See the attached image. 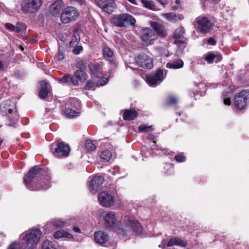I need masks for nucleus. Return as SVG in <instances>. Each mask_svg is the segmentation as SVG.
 <instances>
[{
  "mask_svg": "<svg viewBox=\"0 0 249 249\" xmlns=\"http://www.w3.org/2000/svg\"><path fill=\"white\" fill-rule=\"evenodd\" d=\"M40 175H43V170L38 166H35L30 169L27 175L25 176L24 178V183L27 187L31 190L48 189L51 186L50 177L49 175L42 179L40 184L39 186H32L31 183L33 179L38 178Z\"/></svg>",
  "mask_w": 249,
  "mask_h": 249,
  "instance_id": "nucleus-1",
  "label": "nucleus"
},
{
  "mask_svg": "<svg viewBox=\"0 0 249 249\" xmlns=\"http://www.w3.org/2000/svg\"><path fill=\"white\" fill-rule=\"evenodd\" d=\"M151 27L142 30L141 37L142 40L146 45L152 44L157 38V36L164 37L167 35V32L164 28L159 23L153 22L151 23Z\"/></svg>",
  "mask_w": 249,
  "mask_h": 249,
  "instance_id": "nucleus-2",
  "label": "nucleus"
},
{
  "mask_svg": "<svg viewBox=\"0 0 249 249\" xmlns=\"http://www.w3.org/2000/svg\"><path fill=\"white\" fill-rule=\"evenodd\" d=\"M42 232L38 229H34L22 233L20 237L25 241L23 249H35L39 241Z\"/></svg>",
  "mask_w": 249,
  "mask_h": 249,
  "instance_id": "nucleus-3",
  "label": "nucleus"
},
{
  "mask_svg": "<svg viewBox=\"0 0 249 249\" xmlns=\"http://www.w3.org/2000/svg\"><path fill=\"white\" fill-rule=\"evenodd\" d=\"M64 114L69 118H72L79 115L80 112V104L76 98H71L65 105Z\"/></svg>",
  "mask_w": 249,
  "mask_h": 249,
  "instance_id": "nucleus-4",
  "label": "nucleus"
},
{
  "mask_svg": "<svg viewBox=\"0 0 249 249\" xmlns=\"http://www.w3.org/2000/svg\"><path fill=\"white\" fill-rule=\"evenodd\" d=\"M111 22L116 26L124 27L134 25L136 20L131 15L124 13L114 17Z\"/></svg>",
  "mask_w": 249,
  "mask_h": 249,
  "instance_id": "nucleus-5",
  "label": "nucleus"
},
{
  "mask_svg": "<svg viewBox=\"0 0 249 249\" xmlns=\"http://www.w3.org/2000/svg\"><path fill=\"white\" fill-rule=\"evenodd\" d=\"M194 23L196 29L202 34L209 33L213 26L212 21L205 17L200 16L196 18Z\"/></svg>",
  "mask_w": 249,
  "mask_h": 249,
  "instance_id": "nucleus-6",
  "label": "nucleus"
},
{
  "mask_svg": "<svg viewBox=\"0 0 249 249\" xmlns=\"http://www.w3.org/2000/svg\"><path fill=\"white\" fill-rule=\"evenodd\" d=\"M79 16V13L74 7L68 6L65 8L60 15V20L63 24L74 21Z\"/></svg>",
  "mask_w": 249,
  "mask_h": 249,
  "instance_id": "nucleus-7",
  "label": "nucleus"
},
{
  "mask_svg": "<svg viewBox=\"0 0 249 249\" xmlns=\"http://www.w3.org/2000/svg\"><path fill=\"white\" fill-rule=\"evenodd\" d=\"M234 100V106L236 110L244 109L249 103V91L243 90L237 93Z\"/></svg>",
  "mask_w": 249,
  "mask_h": 249,
  "instance_id": "nucleus-8",
  "label": "nucleus"
},
{
  "mask_svg": "<svg viewBox=\"0 0 249 249\" xmlns=\"http://www.w3.org/2000/svg\"><path fill=\"white\" fill-rule=\"evenodd\" d=\"M41 0H22L21 10L26 13H35L38 11L42 5Z\"/></svg>",
  "mask_w": 249,
  "mask_h": 249,
  "instance_id": "nucleus-9",
  "label": "nucleus"
},
{
  "mask_svg": "<svg viewBox=\"0 0 249 249\" xmlns=\"http://www.w3.org/2000/svg\"><path fill=\"white\" fill-rule=\"evenodd\" d=\"M52 150L54 156L58 158L67 157L70 152L69 145L63 142H58L52 145Z\"/></svg>",
  "mask_w": 249,
  "mask_h": 249,
  "instance_id": "nucleus-10",
  "label": "nucleus"
},
{
  "mask_svg": "<svg viewBox=\"0 0 249 249\" xmlns=\"http://www.w3.org/2000/svg\"><path fill=\"white\" fill-rule=\"evenodd\" d=\"M137 64L141 68L150 69L153 66V58L151 54L141 53L136 58Z\"/></svg>",
  "mask_w": 249,
  "mask_h": 249,
  "instance_id": "nucleus-11",
  "label": "nucleus"
},
{
  "mask_svg": "<svg viewBox=\"0 0 249 249\" xmlns=\"http://www.w3.org/2000/svg\"><path fill=\"white\" fill-rule=\"evenodd\" d=\"M6 105L4 103L1 104L0 106V111L3 116H7L9 118L10 123L8 125L13 126L18 119V116L16 111H14L11 108L7 109Z\"/></svg>",
  "mask_w": 249,
  "mask_h": 249,
  "instance_id": "nucleus-12",
  "label": "nucleus"
},
{
  "mask_svg": "<svg viewBox=\"0 0 249 249\" xmlns=\"http://www.w3.org/2000/svg\"><path fill=\"white\" fill-rule=\"evenodd\" d=\"M124 221L126 225V230H132L137 234L142 233V227L137 220L126 217Z\"/></svg>",
  "mask_w": 249,
  "mask_h": 249,
  "instance_id": "nucleus-13",
  "label": "nucleus"
},
{
  "mask_svg": "<svg viewBox=\"0 0 249 249\" xmlns=\"http://www.w3.org/2000/svg\"><path fill=\"white\" fill-rule=\"evenodd\" d=\"M96 5L108 14L113 12L116 4L113 0H95Z\"/></svg>",
  "mask_w": 249,
  "mask_h": 249,
  "instance_id": "nucleus-14",
  "label": "nucleus"
},
{
  "mask_svg": "<svg viewBox=\"0 0 249 249\" xmlns=\"http://www.w3.org/2000/svg\"><path fill=\"white\" fill-rule=\"evenodd\" d=\"M174 37L175 38V44L180 47H185L187 39L185 37V30L183 27H179L175 30L174 33Z\"/></svg>",
  "mask_w": 249,
  "mask_h": 249,
  "instance_id": "nucleus-15",
  "label": "nucleus"
},
{
  "mask_svg": "<svg viewBox=\"0 0 249 249\" xmlns=\"http://www.w3.org/2000/svg\"><path fill=\"white\" fill-rule=\"evenodd\" d=\"M163 79V71L159 69L153 74L147 75L146 81L150 86L155 87L160 83Z\"/></svg>",
  "mask_w": 249,
  "mask_h": 249,
  "instance_id": "nucleus-16",
  "label": "nucleus"
},
{
  "mask_svg": "<svg viewBox=\"0 0 249 249\" xmlns=\"http://www.w3.org/2000/svg\"><path fill=\"white\" fill-rule=\"evenodd\" d=\"M98 201L100 204L105 207H110L113 206L114 202L113 197L106 192L99 193Z\"/></svg>",
  "mask_w": 249,
  "mask_h": 249,
  "instance_id": "nucleus-17",
  "label": "nucleus"
},
{
  "mask_svg": "<svg viewBox=\"0 0 249 249\" xmlns=\"http://www.w3.org/2000/svg\"><path fill=\"white\" fill-rule=\"evenodd\" d=\"M104 179L103 176H94L89 183V189L92 194L97 192L100 186L103 184Z\"/></svg>",
  "mask_w": 249,
  "mask_h": 249,
  "instance_id": "nucleus-18",
  "label": "nucleus"
},
{
  "mask_svg": "<svg viewBox=\"0 0 249 249\" xmlns=\"http://www.w3.org/2000/svg\"><path fill=\"white\" fill-rule=\"evenodd\" d=\"M4 27L16 33H20L26 30V26L22 22H18L15 25L10 23H6L4 24Z\"/></svg>",
  "mask_w": 249,
  "mask_h": 249,
  "instance_id": "nucleus-19",
  "label": "nucleus"
},
{
  "mask_svg": "<svg viewBox=\"0 0 249 249\" xmlns=\"http://www.w3.org/2000/svg\"><path fill=\"white\" fill-rule=\"evenodd\" d=\"M63 6V2L62 0H56L50 5L49 12L53 16L57 15L59 14Z\"/></svg>",
  "mask_w": 249,
  "mask_h": 249,
  "instance_id": "nucleus-20",
  "label": "nucleus"
},
{
  "mask_svg": "<svg viewBox=\"0 0 249 249\" xmlns=\"http://www.w3.org/2000/svg\"><path fill=\"white\" fill-rule=\"evenodd\" d=\"M108 81V78H103L101 80H99L96 83L92 81V80H89L87 82L85 88L87 89H92L94 90L96 87L102 86L106 84Z\"/></svg>",
  "mask_w": 249,
  "mask_h": 249,
  "instance_id": "nucleus-21",
  "label": "nucleus"
},
{
  "mask_svg": "<svg viewBox=\"0 0 249 249\" xmlns=\"http://www.w3.org/2000/svg\"><path fill=\"white\" fill-rule=\"evenodd\" d=\"M103 217L107 225L108 226H113L116 221L115 213L111 211L103 213Z\"/></svg>",
  "mask_w": 249,
  "mask_h": 249,
  "instance_id": "nucleus-22",
  "label": "nucleus"
},
{
  "mask_svg": "<svg viewBox=\"0 0 249 249\" xmlns=\"http://www.w3.org/2000/svg\"><path fill=\"white\" fill-rule=\"evenodd\" d=\"M205 59L209 64L216 63L222 59V56L218 53L209 52L205 54Z\"/></svg>",
  "mask_w": 249,
  "mask_h": 249,
  "instance_id": "nucleus-23",
  "label": "nucleus"
},
{
  "mask_svg": "<svg viewBox=\"0 0 249 249\" xmlns=\"http://www.w3.org/2000/svg\"><path fill=\"white\" fill-rule=\"evenodd\" d=\"M89 68L92 75L96 78L101 80L103 78H106L103 76V74L101 72V70L99 66L95 64L91 63L89 64Z\"/></svg>",
  "mask_w": 249,
  "mask_h": 249,
  "instance_id": "nucleus-24",
  "label": "nucleus"
},
{
  "mask_svg": "<svg viewBox=\"0 0 249 249\" xmlns=\"http://www.w3.org/2000/svg\"><path fill=\"white\" fill-rule=\"evenodd\" d=\"M94 239L96 243L100 244H105L108 240L107 235L104 232L98 231L94 233Z\"/></svg>",
  "mask_w": 249,
  "mask_h": 249,
  "instance_id": "nucleus-25",
  "label": "nucleus"
},
{
  "mask_svg": "<svg viewBox=\"0 0 249 249\" xmlns=\"http://www.w3.org/2000/svg\"><path fill=\"white\" fill-rule=\"evenodd\" d=\"M167 245L168 247L178 246L184 247L187 245V243L179 238L173 237L168 241Z\"/></svg>",
  "mask_w": 249,
  "mask_h": 249,
  "instance_id": "nucleus-26",
  "label": "nucleus"
},
{
  "mask_svg": "<svg viewBox=\"0 0 249 249\" xmlns=\"http://www.w3.org/2000/svg\"><path fill=\"white\" fill-rule=\"evenodd\" d=\"M53 236L55 239H59L62 238L69 239L73 238V236L71 233L62 230H58L54 232L53 233Z\"/></svg>",
  "mask_w": 249,
  "mask_h": 249,
  "instance_id": "nucleus-27",
  "label": "nucleus"
},
{
  "mask_svg": "<svg viewBox=\"0 0 249 249\" xmlns=\"http://www.w3.org/2000/svg\"><path fill=\"white\" fill-rule=\"evenodd\" d=\"M138 113L133 109H125L124 111L123 118L125 120H132L137 117Z\"/></svg>",
  "mask_w": 249,
  "mask_h": 249,
  "instance_id": "nucleus-28",
  "label": "nucleus"
},
{
  "mask_svg": "<svg viewBox=\"0 0 249 249\" xmlns=\"http://www.w3.org/2000/svg\"><path fill=\"white\" fill-rule=\"evenodd\" d=\"M49 91V84L46 81H42L41 84V89L39 93L40 98H46L48 96Z\"/></svg>",
  "mask_w": 249,
  "mask_h": 249,
  "instance_id": "nucleus-29",
  "label": "nucleus"
},
{
  "mask_svg": "<svg viewBox=\"0 0 249 249\" xmlns=\"http://www.w3.org/2000/svg\"><path fill=\"white\" fill-rule=\"evenodd\" d=\"M183 66V62L181 59H178L176 61L170 62L166 64V67L169 69H177Z\"/></svg>",
  "mask_w": 249,
  "mask_h": 249,
  "instance_id": "nucleus-30",
  "label": "nucleus"
},
{
  "mask_svg": "<svg viewBox=\"0 0 249 249\" xmlns=\"http://www.w3.org/2000/svg\"><path fill=\"white\" fill-rule=\"evenodd\" d=\"M74 74L75 77L82 82H85L88 78L84 70H78L75 71Z\"/></svg>",
  "mask_w": 249,
  "mask_h": 249,
  "instance_id": "nucleus-31",
  "label": "nucleus"
},
{
  "mask_svg": "<svg viewBox=\"0 0 249 249\" xmlns=\"http://www.w3.org/2000/svg\"><path fill=\"white\" fill-rule=\"evenodd\" d=\"M162 16L169 21H178L180 18L174 13H165Z\"/></svg>",
  "mask_w": 249,
  "mask_h": 249,
  "instance_id": "nucleus-32",
  "label": "nucleus"
},
{
  "mask_svg": "<svg viewBox=\"0 0 249 249\" xmlns=\"http://www.w3.org/2000/svg\"><path fill=\"white\" fill-rule=\"evenodd\" d=\"M141 2L143 6L145 8L149 9L151 10H156V6L153 1L147 0H141Z\"/></svg>",
  "mask_w": 249,
  "mask_h": 249,
  "instance_id": "nucleus-33",
  "label": "nucleus"
},
{
  "mask_svg": "<svg viewBox=\"0 0 249 249\" xmlns=\"http://www.w3.org/2000/svg\"><path fill=\"white\" fill-rule=\"evenodd\" d=\"M178 98L174 95H169L166 100V104L168 105H175L178 103Z\"/></svg>",
  "mask_w": 249,
  "mask_h": 249,
  "instance_id": "nucleus-34",
  "label": "nucleus"
},
{
  "mask_svg": "<svg viewBox=\"0 0 249 249\" xmlns=\"http://www.w3.org/2000/svg\"><path fill=\"white\" fill-rule=\"evenodd\" d=\"M101 158L105 161H108L112 156L111 153L109 150H105L102 152L100 155Z\"/></svg>",
  "mask_w": 249,
  "mask_h": 249,
  "instance_id": "nucleus-35",
  "label": "nucleus"
},
{
  "mask_svg": "<svg viewBox=\"0 0 249 249\" xmlns=\"http://www.w3.org/2000/svg\"><path fill=\"white\" fill-rule=\"evenodd\" d=\"M103 55L105 57L111 58L113 56V51L108 47H104L103 50Z\"/></svg>",
  "mask_w": 249,
  "mask_h": 249,
  "instance_id": "nucleus-36",
  "label": "nucleus"
},
{
  "mask_svg": "<svg viewBox=\"0 0 249 249\" xmlns=\"http://www.w3.org/2000/svg\"><path fill=\"white\" fill-rule=\"evenodd\" d=\"M153 129V125H147L146 124H141L138 127V130L141 132L152 131Z\"/></svg>",
  "mask_w": 249,
  "mask_h": 249,
  "instance_id": "nucleus-37",
  "label": "nucleus"
},
{
  "mask_svg": "<svg viewBox=\"0 0 249 249\" xmlns=\"http://www.w3.org/2000/svg\"><path fill=\"white\" fill-rule=\"evenodd\" d=\"M65 51L62 47H59L58 52L56 55V57L59 61H62L64 58Z\"/></svg>",
  "mask_w": 249,
  "mask_h": 249,
  "instance_id": "nucleus-38",
  "label": "nucleus"
},
{
  "mask_svg": "<svg viewBox=\"0 0 249 249\" xmlns=\"http://www.w3.org/2000/svg\"><path fill=\"white\" fill-rule=\"evenodd\" d=\"M85 147L88 151H93L96 149V146L90 140H87L86 141Z\"/></svg>",
  "mask_w": 249,
  "mask_h": 249,
  "instance_id": "nucleus-39",
  "label": "nucleus"
},
{
  "mask_svg": "<svg viewBox=\"0 0 249 249\" xmlns=\"http://www.w3.org/2000/svg\"><path fill=\"white\" fill-rule=\"evenodd\" d=\"M229 92L228 91L224 92L222 94L223 102L226 105H230L231 103V99L229 97Z\"/></svg>",
  "mask_w": 249,
  "mask_h": 249,
  "instance_id": "nucleus-40",
  "label": "nucleus"
},
{
  "mask_svg": "<svg viewBox=\"0 0 249 249\" xmlns=\"http://www.w3.org/2000/svg\"><path fill=\"white\" fill-rule=\"evenodd\" d=\"M70 74H67L59 79V81L61 83L70 84Z\"/></svg>",
  "mask_w": 249,
  "mask_h": 249,
  "instance_id": "nucleus-41",
  "label": "nucleus"
},
{
  "mask_svg": "<svg viewBox=\"0 0 249 249\" xmlns=\"http://www.w3.org/2000/svg\"><path fill=\"white\" fill-rule=\"evenodd\" d=\"M52 223L56 227H62L65 226V223L60 219L56 220L53 221Z\"/></svg>",
  "mask_w": 249,
  "mask_h": 249,
  "instance_id": "nucleus-42",
  "label": "nucleus"
},
{
  "mask_svg": "<svg viewBox=\"0 0 249 249\" xmlns=\"http://www.w3.org/2000/svg\"><path fill=\"white\" fill-rule=\"evenodd\" d=\"M21 247L19 243L14 242L11 243L7 249H21Z\"/></svg>",
  "mask_w": 249,
  "mask_h": 249,
  "instance_id": "nucleus-43",
  "label": "nucleus"
},
{
  "mask_svg": "<svg viewBox=\"0 0 249 249\" xmlns=\"http://www.w3.org/2000/svg\"><path fill=\"white\" fill-rule=\"evenodd\" d=\"M70 78L71 79H70V84H72V85H76L78 84V78H76L75 76H72L70 74Z\"/></svg>",
  "mask_w": 249,
  "mask_h": 249,
  "instance_id": "nucleus-44",
  "label": "nucleus"
},
{
  "mask_svg": "<svg viewBox=\"0 0 249 249\" xmlns=\"http://www.w3.org/2000/svg\"><path fill=\"white\" fill-rule=\"evenodd\" d=\"M76 66L79 70H83L85 67L83 61L80 59L77 60Z\"/></svg>",
  "mask_w": 249,
  "mask_h": 249,
  "instance_id": "nucleus-45",
  "label": "nucleus"
},
{
  "mask_svg": "<svg viewBox=\"0 0 249 249\" xmlns=\"http://www.w3.org/2000/svg\"><path fill=\"white\" fill-rule=\"evenodd\" d=\"M175 159L178 162H183L185 160L186 158L182 155H178L175 156Z\"/></svg>",
  "mask_w": 249,
  "mask_h": 249,
  "instance_id": "nucleus-46",
  "label": "nucleus"
},
{
  "mask_svg": "<svg viewBox=\"0 0 249 249\" xmlns=\"http://www.w3.org/2000/svg\"><path fill=\"white\" fill-rule=\"evenodd\" d=\"M83 47L81 46H78L75 47L72 51V52L75 54H78L82 50Z\"/></svg>",
  "mask_w": 249,
  "mask_h": 249,
  "instance_id": "nucleus-47",
  "label": "nucleus"
},
{
  "mask_svg": "<svg viewBox=\"0 0 249 249\" xmlns=\"http://www.w3.org/2000/svg\"><path fill=\"white\" fill-rule=\"evenodd\" d=\"M209 44L211 45H215L216 44V41L212 37H210L207 40Z\"/></svg>",
  "mask_w": 249,
  "mask_h": 249,
  "instance_id": "nucleus-48",
  "label": "nucleus"
},
{
  "mask_svg": "<svg viewBox=\"0 0 249 249\" xmlns=\"http://www.w3.org/2000/svg\"><path fill=\"white\" fill-rule=\"evenodd\" d=\"M159 2H160L161 5L165 6L167 4V0H157Z\"/></svg>",
  "mask_w": 249,
  "mask_h": 249,
  "instance_id": "nucleus-49",
  "label": "nucleus"
},
{
  "mask_svg": "<svg viewBox=\"0 0 249 249\" xmlns=\"http://www.w3.org/2000/svg\"><path fill=\"white\" fill-rule=\"evenodd\" d=\"M147 138L149 140H154L155 139V136L153 134H150L148 135Z\"/></svg>",
  "mask_w": 249,
  "mask_h": 249,
  "instance_id": "nucleus-50",
  "label": "nucleus"
},
{
  "mask_svg": "<svg viewBox=\"0 0 249 249\" xmlns=\"http://www.w3.org/2000/svg\"><path fill=\"white\" fill-rule=\"evenodd\" d=\"M73 230L75 232H78V233H79V232H80V231H81L80 229L79 228L76 227H74V228H73Z\"/></svg>",
  "mask_w": 249,
  "mask_h": 249,
  "instance_id": "nucleus-51",
  "label": "nucleus"
},
{
  "mask_svg": "<svg viewBox=\"0 0 249 249\" xmlns=\"http://www.w3.org/2000/svg\"><path fill=\"white\" fill-rule=\"evenodd\" d=\"M127 1H128L129 2H130V3L134 4V5H138V3L137 2V1L135 0H127Z\"/></svg>",
  "mask_w": 249,
  "mask_h": 249,
  "instance_id": "nucleus-52",
  "label": "nucleus"
},
{
  "mask_svg": "<svg viewBox=\"0 0 249 249\" xmlns=\"http://www.w3.org/2000/svg\"><path fill=\"white\" fill-rule=\"evenodd\" d=\"M210 2H212L213 3H218L220 0H208Z\"/></svg>",
  "mask_w": 249,
  "mask_h": 249,
  "instance_id": "nucleus-53",
  "label": "nucleus"
},
{
  "mask_svg": "<svg viewBox=\"0 0 249 249\" xmlns=\"http://www.w3.org/2000/svg\"><path fill=\"white\" fill-rule=\"evenodd\" d=\"M156 147H157V148H155V149H156V150H158V149H160V150H161V151H165V149H163V148H162V147H159H159H158V146H157V145H156Z\"/></svg>",
  "mask_w": 249,
  "mask_h": 249,
  "instance_id": "nucleus-54",
  "label": "nucleus"
},
{
  "mask_svg": "<svg viewBox=\"0 0 249 249\" xmlns=\"http://www.w3.org/2000/svg\"><path fill=\"white\" fill-rule=\"evenodd\" d=\"M3 67V64H2V61L0 60V69H2Z\"/></svg>",
  "mask_w": 249,
  "mask_h": 249,
  "instance_id": "nucleus-55",
  "label": "nucleus"
},
{
  "mask_svg": "<svg viewBox=\"0 0 249 249\" xmlns=\"http://www.w3.org/2000/svg\"><path fill=\"white\" fill-rule=\"evenodd\" d=\"M3 142V139L0 137V146L1 145V144H2Z\"/></svg>",
  "mask_w": 249,
  "mask_h": 249,
  "instance_id": "nucleus-56",
  "label": "nucleus"
},
{
  "mask_svg": "<svg viewBox=\"0 0 249 249\" xmlns=\"http://www.w3.org/2000/svg\"><path fill=\"white\" fill-rule=\"evenodd\" d=\"M179 0H176V3H177V4H178V3H179Z\"/></svg>",
  "mask_w": 249,
  "mask_h": 249,
  "instance_id": "nucleus-57",
  "label": "nucleus"
},
{
  "mask_svg": "<svg viewBox=\"0 0 249 249\" xmlns=\"http://www.w3.org/2000/svg\"><path fill=\"white\" fill-rule=\"evenodd\" d=\"M144 150V148H143V149L141 150L142 154V155L143 154V153H142L143 152Z\"/></svg>",
  "mask_w": 249,
  "mask_h": 249,
  "instance_id": "nucleus-58",
  "label": "nucleus"
},
{
  "mask_svg": "<svg viewBox=\"0 0 249 249\" xmlns=\"http://www.w3.org/2000/svg\"><path fill=\"white\" fill-rule=\"evenodd\" d=\"M173 9H177V7H173Z\"/></svg>",
  "mask_w": 249,
  "mask_h": 249,
  "instance_id": "nucleus-59",
  "label": "nucleus"
}]
</instances>
